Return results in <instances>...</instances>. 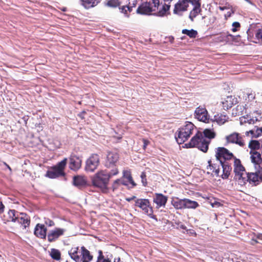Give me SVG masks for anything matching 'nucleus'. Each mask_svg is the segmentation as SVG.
Returning <instances> with one entry per match:
<instances>
[{
    "mask_svg": "<svg viewBox=\"0 0 262 262\" xmlns=\"http://www.w3.org/2000/svg\"><path fill=\"white\" fill-rule=\"evenodd\" d=\"M172 0H152V3H145L139 6L137 10V13L140 14L148 15L152 11L159 10L156 13L157 16H163L169 10L170 3Z\"/></svg>",
    "mask_w": 262,
    "mask_h": 262,
    "instance_id": "obj_1",
    "label": "nucleus"
},
{
    "mask_svg": "<svg viewBox=\"0 0 262 262\" xmlns=\"http://www.w3.org/2000/svg\"><path fill=\"white\" fill-rule=\"evenodd\" d=\"M110 176L106 170L98 171L92 179L93 185L100 189L103 192L107 191Z\"/></svg>",
    "mask_w": 262,
    "mask_h": 262,
    "instance_id": "obj_2",
    "label": "nucleus"
},
{
    "mask_svg": "<svg viewBox=\"0 0 262 262\" xmlns=\"http://www.w3.org/2000/svg\"><path fill=\"white\" fill-rule=\"evenodd\" d=\"M209 143L210 141L206 140L203 136L202 134L198 132L195 135L191 138L188 145L189 147H196L204 152H206Z\"/></svg>",
    "mask_w": 262,
    "mask_h": 262,
    "instance_id": "obj_3",
    "label": "nucleus"
},
{
    "mask_svg": "<svg viewBox=\"0 0 262 262\" xmlns=\"http://www.w3.org/2000/svg\"><path fill=\"white\" fill-rule=\"evenodd\" d=\"M194 125L190 122L186 123V125L182 127L178 131L176 139L178 144H182L185 142L192 134Z\"/></svg>",
    "mask_w": 262,
    "mask_h": 262,
    "instance_id": "obj_4",
    "label": "nucleus"
},
{
    "mask_svg": "<svg viewBox=\"0 0 262 262\" xmlns=\"http://www.w3.org/2000/svg\"><path fill=\"white\" fill-rule=\"evenodd\" d=\"M234 172L235 173L234 179L239 184L243 185L246 183L245 176L247 173L245 172L244 167L242 165L241 161L234 158Z\"/></svg>",
    "mask_w": 262,
    "mask_h": 262,
    "instance_id": "obj_5",
    "label": "nucleus"
},
{
    "mask_svg": "<svg viewBox=\"0 0 262 262\" xmlns=\"http://www.w3.org/2000/svg\"><path fill=\"white\" fill-rule=\"evenodd\" d=\"M135 206L141 208L143 212L150 216L152 214L153 210L150 203L148 199H137L135 200Z\"/></svg>",
    "mask_w": 262,
    "mask_h": 262,
    "instance_id": "obj_6",
    "label": "nucleus"
},
{
    "mask_svg": "<svg viewBox=\"0 0 262 262\" xmlns=\"http://www.w3.org/2000/svg\"><path fill=\"white\" fill-rule=\"evenodd\" d=\"M215 157L216 160L220 163V161H227L232 158H235L233 154L225 147H218L216 149Z\"/></svg>",
    "mask_w": 262,
    "mask_h": 262,
    "instance_id": "obj_7",
    "label": "nucleus"
},
{
    "mask_svg": "<svg viewBox=\"0 0 262 262\" xmlns=\"http://www.w3.org/2000/svg\"><path fill=\"white\" fill-rule=\"evenodd\" d=\"M255 169L256 170L255 172L247 173L245 177L246 182H249L250 183L256 185L259 181L262 182V169L257 168Z\"/></svg>",
    "mask_w": 262,
    "mask_h": 262,
    "instance_id": "obj_8",
    "label": "nucleus"
},
{
    "mask_svg": "<svg viewBox=\"0 0 262 262\" xmlns=\"http://www.w3.org/2000/svg\"><path fill=\"white\" fill-rule=\"evenodd\" d=\"M99 163V158L96 154L92 155L86 161L85 170L92 172L96 169Z\"/></svg>",
    "mask_w": 262,
    "mask_h": 262,
    "instance_id": "obj_9",
    "label": "nucleus"
},
{
    "mask_svg": "<svg viewBox=\"0 0 262 262\" xmlns=\"http://www.w3.org/2000/svg\"><path fill=\"white\" fill-rule=\"evenodd\" d=\"M261 113L258 111L254 112L252 116L247 115L246 117H243L241 118L240 122L241 124L248 123L249 124H254L256 122L259 121L261 118Z\"/></svg>",
    "mask_w": 262,
    "mask_h": 262,
    "instance_id": "obj_10",
    "label": "nucleus"
},
{
    "mask_svg": "<svg viewBox=\"0 0 262 262\" xmlns=\"http://www.w3.org/2000/svg\"><path fill=\"white\" fill-rule=\"evenodd\" d=\"M118 160L119 155L117 153L114 152H108L107 153L105 161V166L108 168H111L114 166H116V163Z\"/></svg>",
    "mask_w": 262,
    "mask_h": 262,
    "instance_id": "obj_11",
    "label": "nucleus"
},
{
    "mask_svg": "<svg viewBox=\"0 0 262 262\" xmlns=\"http://www.w3.org/2000/svg\"><path fill=\"white\" fill-rule=\"evenodd\" d=\"M195 118L200 121L205 122L209 120V116L207 110L203 107H197L194 112Z\"/></svg>",
    "mask_w": 262,
    "mask_h": 262,
    "instance_id": "obj_12",
    "label": "nucleus"
},
{
    "mask_svg": "<svg viewBox=\"0 0 262 262\" xmlns=\"http://www.w3.org/2000/svg\"><path fill=\"white\" fill-rule=\"evenodd\" d=\"M69 168L73 170H78L81 165V160L79 157L72 153L69 158Z\"/></svg>",
    "mask_w": 262,
    "mask_h": 262,
    "instance_id": "obj_13",
    "label": "nucleus"
},
{
    "mask_svg": "<svg viewBox=\"0 0 262 262\" xmlns=\"http://www.w3.org/2000/svg\"><path fill=\"white\" fill-rule=\"evenodd\" d=\"M226 139L228 143H235L241 147H243L245 145L242 137L238 133H233L226 136Z\"/></svg>",
    "mask_w": 262,
    "mask_h": 262,
    "instance_id": "obj_14",
    "label": "nucleus"
},
{
    "mask_svg": "<svg viewBox=\"0 0 262 262\" xmlns=\"http://www.w3.org/2000/svg\"><path fill=\"white\" fill-rule=\"evenodd\" d=\"M66 230L62 228H56L50 231L48 234V240L49 242H53L62 235Z\"/></svg>",
    "mask_w": 262,
    "mask_h": 262,
    "instance_id": "obj_15",
    "label": "nucleus"
},
{
    "mask_svg": "<svg viewBox=\"0 0 262 262\" xmlns=\"http://www.w3.org/2000/svg\"><path fill=\"white\" fill-rule=\"evenodd\" d=\"M251 155V160L253 163L255 165V168L262 169L260 164L262 163V158L260 152L257 151H252L250 152Z\"/></svg>",
    "mask_w": 262,
    "mask_h": 262,
    "instance_id": "obj_16",
    "label": "nucleus"
},
{
    "mask_svg": "<svg viewBox=\"0 0 262 262\" xmlns=\"http://www.w3.org/2000/svg\"><path fill=\"white\" fill-rule=\"evenodd\" d=\"M47 229L44 224H37L34 229V234L36 236L42 239H45L47 236Z\"/></svg>",
    "mask_w": 262,
    "mask_h": 262,
    "instance_id": "obj_17",
    "label": "nucleus"
},
{
    "mask_svg": "<svg viewBox=\"0 0 262 262\" xmlns=\"http://www.w3.org/2000/svg\"><path fill=\"white\" fill-rule=\"evenodd\" d=\"M220 164L223 168V173L221 177L223 179H227L228 178L230 172L232 170L231 165L229 164L228 161H220Z\"/></svg>",
    "mask_w": 262,
    "mask_h": 262,
    "instance_id": "obj_18",
    "label": "nucleus"
},
{
    "mask_svg": "<svg viewBox=\"0 0 262 262\" xmlns=\"http://www.w3.org/2000/svg\"><path fill=\"white\" fill-rule=\"evenodd\" d=\"M167 201V197L162 193H156L153 199V202L158 208L165 207Z\"/></svg>",
    "mask_w": 262,
    "mask_h": 262,
    "instance_id": "obj_19",
    "label": "nucleus"
},
{
    "mask_svg": "<svg viewBox=\"0 0 262 262\" xmlns=\"http://www.w3.org/2000/svg\"><path fill=\"white\" fill-rule=\"evenodd\" d=\"M68 253L71 258L75 262H81V249H80L78 247L72 248Z\"/></svg>",
    "mask_w": 262,
    "mask_h": 262,
    "instance_id": "obj_20",
    "label": "nucleus"
},
{
    "mask_svg": "<svg viewBox=\"0 0 262 262\" xmlns=\"http://www.w3.org/2000/svg\"><path fill=\"white\" fill-rule=\"evenodd\" d=\"M188 6V1L187 0H179L174 5L173 12L175 14H178L179 12L186 11Z\"/></svg>",
    "mask_w": 262,
    "mask_h": 262,
    "instance_id": "obj_21",
    "label": "nucleus"
},
{
    "mask_svg": "<svg viewBox=\"0 0 262 262\" xmlns=\"http://www.w3.org/2000/svg\"><path fill=\"white\" fill-rule=\"evenodd\" d=\"M81 262H90L93 259V255L84 246L81 247Z\"/></svg>",
    "mask_w": 262,
    "mask_h": 262,
    "instance_id": "obj_22",
    "label": "nucleus"
},
{
    "mask_svg": "<svg viewBox=\"0 0 262 262\" xmlns=\"http://www.w3.org/2000/svg\"><path fill=\"white\" fill-rule=\"evenodd\" d=\"M101 0H80V4L85 9L93 8L100 3Z\"/></svg>",
    "mask_w": 262,
    "mask_h": 262,
    "instance_id": "obj_23",
    "label": "nucleus"
},
{
    "mask_svg": "<svg viewBox=\"0 0 262 262\" xmlns=\"http://www.w3.org/2000/svg\"><path fill=\"white\" fill-rule=\"evenodd\" d=\"M64 176L62 173H61V170H58L55 167H53L50 170L47 171L46 176L51 178L54 179L60 176Z\"/></svg>",
    "mask_w": 262,
    "mask_h": 262,
    "instance_id": "obj_24",
    "label": "nucleus"
},
{
    "mask_svg": "<svg viewBox=\"0 0 262 262\" xmlns=\"http://www.w3.org/2000/svg\"><path fill=\"white\" fill-rule=\"evenodd\" d=\"M171 204L176 209L185 208V199H180L176 198L171 201Z\"/></svg>",
    "mask_w": 262,
    "mask_h": 262,
    "instance_id": "obj_25",
    "label": "nucleus"
},
{
    "mask_svg": "<svg viewBox=\"0 0 262 262\" xmlns=\"http://www.w3.org/2000/svg\"><path fill=\"white\" fill-rule=\"evenodd\" d=\"M228 119V117L226 115L222 114H218L214 116L212 120L216 122V123L219 125H223L227 121Z\"/></svg>",
    "mask_w": 262,
    "mask_h": 262,
    "instance_id": "obj_26",
    "label": "nucleus"
},
{
    "mask_svg": "<svg viewBox=\"0 0 262 262\" xmlns=\"http://www.w3.org/2000/svg\"><path fill=\"white\" fill-rule=\"evenodd\" d=\"M74 186L80 188L86 185V181L84 178L80 176H75L73 178Z\"/></svg>",
    "mask_w": 262,
    "mask_h": 262,
    "instance_id": "obj_27",
    "label": "nucleus"
},
{
    "mask_svg": "<svg viewBox=\"0 0 262 262\" xmlns=\"http://www.w3.org/2000/svg\"><path fill=\"white\" fill-rule=\"evenodd\" d=\"M123 178L128 180V182L131 185V187H129L130 188H133L136 186V184L134 181L130 172L129 171L127 170H124L123 171Z\"/></svg>",
    "mask_w": 262,
    "mask_h": 262,
    "instance_id": "obj_28",
    "label": "nucleus"
},
{
    "mask_svg": "<svg viewBox=\"0 0 262 262\" xmlns=\"http://www.w3.org/2000/svg\"><path fill=\"white\" fill-rule=\"evenodd\" d=\"M199 206L198 203L188 199H185V208L195 209Z\"/></svg>",
    "mask_w": 262,
    "mask_h": 262,
    "instance_id": "obj_29",
    "label": "nucleus"
},
{
    "mask_svg": "<svg viewBox=\"0 0 262 262\" xmlns=\"http://www.w3.org/2000/svg\"><path fill=\"white\" fill-rule=\"evenodd\" d=\"M21 216L18 217L17 221L19 223L24 225V227L26 228L27 226H29L30 224V220L28 217H26V214L24 213H21Z\"/></svg>",
    "mask_w": 262,
    "mask_h": 262,
    "instance_id": "obj_30",
    "label": "nucleus"
},
{
    "mask_svg": "<svg viewBox=\"0 0 262 262\" xmlns=\"http://www.w3.org/2000/svg\"><path fill=\"white\" fill-rule=\"evenodd\" d=\"M251 134L252 137H258L262 134V127H257L256 129H253L249 130V132H246V135L247 136H249V134Z\"/></svg>",
    "mask_w": 262,
    "mask_h": 262,
    "instance_id": "obj_31",
    "label": "nucleus"
},
{
    "mask_svg": "<svg viewBox=\"0 0 262 262\" xmlns=\"http://www.w3.org/2000/svg\"><path fill=\"white\" fill-rule=\"evenodd\" d=\"M251 134L252 137H258L262 134V127H257L256 129H253L249 130V132H246V135L247 136H249V134Z\"/></svg>",
    "mask_w": 262,
    "mask_h": 262,
    "instance_id": "obj_32",
    "label": "nucleus"
},
{
    "mask_svg": "<svg viewBox=\"0 0 262 262\" xmlns=\"http://www.w3.org/2000/svg\"><path fill=\"white\" fill-rule=\"evenodd\" d=\"M248 146L251 149L250 151H256V150L259 149L261 145L257 140H252L250 141Z\"/></svg>",
    "mask_w": 262,
    "mask_h": 262,
    "instance_id": "obj_33",
    "label": "nucleus"
},
{
    "mask_svg": "<svg viewBox=\"0 0 262 262\" xmlns=\"http://www.w3.org/2000/svg\"><path fill=\"white\" fill-rule=\"evenodd\" d=\"M201 7H193V9L190 11L189 18L193 21L194 18L201 12Z\"/></svg>",
    "mask_w": 262,
    "mask_h": 262,
    "instance_id": "obj_34",
    "label": "nucleus"
},
{
    "mask_svg": "<svg viewBox=\"0 0 262 262\" xmlns=\"http://www.w3.org/2000/svg\"><path fill=\"white\" fill-rule=\"evenodd\" d=\"M119 0H108L104 2V5L110 8H116L121 4Z\"/></svg>",
    "mask_w": 262,
    "mask_h": 262,
    "instance_id": "obj_35",
    "label": "nucleus"
},
{
    "mask_svg": "<svg viewBox=\"0 0 262 262\" xmlns=\"http://www.w3.org/2000/svg\"><path fill=\"white\" fill-rule=\"evenodd\" d=\"M256 243H260L262 244L261 233H254V237H252L250 241V244L252 245H255Z\"/></svg>",
    "mask_w": 262,
    "mask_h": 262,
    "instance_id": "obj_36",
    "label": "nucleus"
},
{
    "mask_svg": "<svg viewBox=\"0 0 262 262\" xmlns=\"http://www.w3.org/2000/svg\"><path fill=\"white\" fill-rule=\"evenodd\" d=\"M203 134L205 137L211 139L215 137V133L212 129L206 128L203 131Z\"/></svg>",
    "mask_w": 262,
    "mask_h": 262,
    "instance_id": "obj_37",
    "label": "nucleus"
},
{
    "mask_svg": "<svg viewBox=\"0 0 262 262\" xmlns=\"http://www.w3.org/2000/svg\"><path fill=\"white\" fill-rule=\"evenodd\" d=\"M67 163V159L64 158L61 161L59 162L56 166H55L54 167L58 170H61V173H62L63 175H64L63 170L66 167Z\"/></svg>",
    "mask_w": 262,
    "mask_h": 262,
    "instance_id": "obj_38",
    "label": "nucleus"
},
{
    "mask_svg": "<svg viewBox=\"0 0 262 262\" xmlns=\"http://www.w3.org/2000/svg\"><path fill=\"white\" fill-rule=\"evenodd\" d=\"M182 33L184 34H186L190 38H195L198 34V32L196 30L193 29L188 30V29H183L182 30Z\"/></svg>",
    "mask_w": 262,
    "mask_h": 262,
    "instance_id": "obj_39",
    "label": "nucleus"
},
{
    "mask_svg": "<svg viewBox=\"0 0 262 262\" xmlns=\"http://www.w3.org/2000/svg\"><path fill=\"white\" fill-rule=\"evenodd\" d=\"M50 255L51 257L55 260H59L60 258V253L58 250L52 249Z\"/></svg>",
    "mask_w": 262,
    "mask_h": 262,
    "instance_id": "obj_40",
    "label": "nucleus"
},
{
    "mask_svg": "<svg viewBox=\"0 0 262 262\" xmlns=\"http://www.w3.org/2000/svg\"><path fill=\"white\" fill-rule=\"evenodd\" d=\"M10 218L11 219L12 222H16L18 216L16 215V211L14 210H10L8 212Z\"/></svg>",
    "mask_w": 262,
    "mask_h": 262,
    "instance_id": "obj_41",
    "label": "nucleus"
},
{
    "mask_svg": "<svg viewBox=\"0 0 262 262\" xmlns=\"http://www.w3.org/2000/svg\"><path fill=\"white\" fill-rule=\"evenodd\" d=\"M226 101L227 103V108L231 107L232 105H233L236 102V101H234V98H233L232 96H228L226 98Z\"/></svg>",
    "mask_w": 262,
    "mask_h": 262,
    "instance_id": "obj_42",
    "label": "nucleus"
},
{
    "mask_svg": "<svg viewBox=\"0 0 262 262\" xmlns=\"http://www.w3.org/2000/svg\"><path fill=\"white\" fill-rule=\"evenodd\" d=\"M112 168V169L110 171H107V174L110 176V179L112 176H116L119 173L118 169L116 166H114Z\"/></svg>",
    "mask_w": 262,
    "mask_h": 262,
    "instance_id": "obj_43",
    "label": "nucleus"
},
{
    "mask_svg": "<svg viewBox=\"0 0 262 262\" xmlns=\"http://www.w3.org/2000/svg\"><path fill=\"white\" fill-rule=\"evenodd\" d=\"M232 31L235 32L239 30V28L241 27V24L239 22L235 21L232 23Z\"/></svg>",
    "mask_w": 262,
    "mask_h": 262,
    "instance_id": "obj_44",
    "label": "nucleus"
},
{
    "mask_svg": "<svg viewBox=\"0 0 262 262\" xmlns=\"http://www.w3.org/2000/svg\"><path fill=\"white\" fill-rule=\"evenodd\" d=\"M44 223L48 227H52L54 226V222L49 218H44Z\"/></svg>",
    "mask_w": 262,
    "mask_h": 262,
    "instance_id": "obj_45",
    "label": "nucleus"
},
{
    "mask_svg": "<svg viewBox=\"0 0 262 262\" xmlns=\"http://www.w3.org/2000/svg\"><path fill=\"white\" fill-rule=\"evenodd\" d=\"M208 164L209 165L207 167V169L212 171L214 170L219 166L217 164H211V160L208 161Z\"/></svg>",
    "mask_w": 262,
    "mask_h": 262,
    "instance_id": "obj_46",
    "label": "nucleus"
},
{
    "mask_svg": "<svg viewBox=\"0 0 262 262\" xmlns=\"http://www.w3.org/2000/svg\"><path fill=\"white\" fill-rule=\"evenodd\" d=\"M120 184H121V179H118L114 182V183L112 185V189H113V191H114L115 189H117V188Z\"/></svg>",
    "mask_w": 262,
    "mask_h": 262,
    "instance_id": "obj_47",
    "label": "nucleus"
},
{
    "mask_svg": "<svg viewBox=\"0 0 262 262\" xmlns=\"http://www.w3.org/2000/svg\"><path fill=\"white\" fill-rule=\"evenodd\" d=\"M146 174L145 172H142L141 173V174L140 176L141 179V182L144 186H146L147 185V181L146 179Z\"/></svg>",
    "mask_w": 262,
    "mask_h": 262,
    "instance_id": "obj_48",
    "label": "nucleus"
},
{
    "mask_svg": "<svg viewBox=\"0 0 262 262\" xmlns=\"http://www.w3.org/2000/svg\"><path fill=\"white\" fill-rule=\"evenodd\" d=\"M188 4L191 3L194 7H201L200 0H187Z\"/></svg>",
    "mask_w": 262,
    "mask_h": 262,
    "instance_id": "obj_49",
    "label": "nucleus"
},
{
    "mask_svg": "<svg viewBox=\"0 0 262 262\" xmlns=\"http://www.w3.org/2000/svg\"><path fill=\"white\" fill-rule=\"evenodd\" d=\"M119 9L121 13H123L124 15L127 17H129V15L127 14V9L126 6H123L121 7H119Z\"/></svg>",
    "mask_w": 262,
    "mask_h": 262,
    "instance_id": "obj_50",
    "label": "nucleus"
},
{
    "mask_svg": "<svg viewBox=\"0 0 262 262\" xmlns=\"http://www.w3.org/2000/svg\"><path fill=\"white\" fill-rule=\"evenodd\" d=\"M255 37L258 40L262 39V29H259L256 31Z\"/></svg>",
    "mask_w": 262,
    "mask_h": 262,
    "instance_id": "obj_51",
    "label": "nucleus"
},
{
    "mask_svg": "<svg viewBox=\"0 0 262 262\" xmlns=\"http://www.w3.org/2000/svg\"><path fill=\"white\" fill-rule=\"evenodd\" d=\"M103 259H104V256L102 254V252L100 250L99 251V255L98 256L97 260L96 262H100L102 260H103Z\"/></svg>",
    "mask_w": 262,
    "mask_h": 262,
    "instance_id": "obj_52",
    "label": "nucleus"
},
{
    "mask_svg": "<svg viewBox=\"0 0 262 262\" xmlns=\"http://www.w3.org/2000/svg\"><path fill=\"white\" fill-rule=\"evenodd\" d=\"M121 184L124 186H128L129 188H130L129 186L130 183L128 182V180H125L124 179H121Z\"/></svg>",
    "mask_w": 262,
    "mask_h": 262,
    "instance_id": "obj_53",
    "label": "nucleus"
},
{
    "mask_svg": "<svg viewBox=\"0 0 262 262\" xmlns=\"http://www.w3.org/2000/svg\"><path fill=\"white\" fill-rule=\"evenodd\" d=\"M220 170V167L219 166L214 170H213V172L214 173V175L216 176H219Z\"/></svg>",
    "mask_w": 262,
    "mask_h": 262,
    "instance_id": "obj_54",
    "label": "nucleus"
},
{
    "mask_svg": "<svg viewBox=\"0 0 262 262\" xmlns=\"http://www.w3.org/2000/svg\"><path fill=\"white\" fill-rule=\"evenodd\" d=\"M178 227H179V228H180L181 229L186 230L188 232V230L186 229V227L183 224H179Z\"/></svg>",
    "mask_w": 262,
    "mask_h": 262,
    "instance_id": "obj_55",
    "label": "nucleus"
},
{
    "mask_svg": "<svg viewBox=\"0 0 262 262\" xmlns=\"http://www.w3.org/2000/svg\"><path fill=\"white\" fill-rule=\"evenodd\" d=\"M4 205L3 204L2 202L0 203V214H1L4 211Z\"/></svg>",
    "mask_w": 262,
    "mask_h": 262,
    "instance_id": "obj_56",
    "label": "nucleus"
},
{
    "mask_svg": "<svg viewBox=\"0 0 262 262\" xmlns=\"http://www.w3.org/2000/svg\"><path fill=\"white\" fill-rule=\"evenodd\" d=\"M232 12L231 11H228L225 14V17L226 19L230 17L231 15Z\"/></svg>",
    "mask_w": 262,
    "mask_h": 262,
    "instance_id": "obj_57",
    "label": "nucleus"
},
{
    "mask_svg": "<svg viewBox=\"0 0 262 262\" xmlns=\"http://www.w3.org/2000/svg\"><path fill=\"white\" fill-rule=\"evenodd\" d=\"M136 198V197L135 196H133L130 197V198H126L125 199V200L127 202H130L132 200L135 199Z\"/></svg>",
    "mask_w": 262,
    "mask_h": 262,
    "instance_id": "obj_58",
    "label": "nucleus"
},
{
    "mask_svg": "<svg viewBox=\"0 0 262 262\" xmlns=\"http://www.w3.org/2000/svg\"><path fill=\"white\" fill-rule=\"evenodd\" d=\"M255 98L254 96L252 94H250L248 95V99L249 100H253Z\"/></svg>",
    "mask_w": 262,
    "mask_h": 262,
    "instance_id": "obj_59",
    "label": "nucleus"
},
{
    "mask_svg": "<svg viewBox=\"0 0 262 262\" xmlns=\"http://www.w3.org/2000/svg\"><path fill=\"white\" fill-rule=\"evenodd\" d=\"M143 142H144V145H143V147L145 148V147L147 146V145L148 144V142L147 141H146V140L145 139H143Z\"/></svg>",
    "mask_w": 262,
    "mask_h": 262,
    "instance_id": "obj_60",
    "label": "nucleus"
},
{
    "mask_svg": "<svg viewBox=\"0 0 262 262\" xmlns=\"http://www.w3.org/2000/svg\"><path fill=\"white\" fill-rule=\"evenodd\" d=\"M125 6L126 7V8H127L128 11H129V12H131L132 11V7H129V6H127V5H126Z\"/></svg>",
    "mask_w": 262,
    "mask_h": 262,
    "instance_id": "obj_61",
    "label": "nucleus"
},
{
    "mask_svg": "<svg viewBox=\"0 0 262 262\" xmlns=\"http://www.w3.org/2000/svg\"><path fill=\"white\" fill-rule=\"evenodd\" d=\"M188 231H189V233L191 234L195 233L194 230H188Z\"/></svg>",
    "mask_w": 262,
    "mask_h": 262,
    "instance_id": "obj_62",
    "label": "nucleus"
},
{
    "mask_svg": "<svg viewBox=\"0 0 262 262\" xmlns=\"http://www.w3.org/2000/svg\"><path fill=\"white\" fill-rule=\"evenodd\" d=\"M4 164L9 168V169L10 170H11V168L10 167V166L8 164H7L5 162H4Z\"/></svg>",
    "mask_w": 262,
    "mask_h": 262,
    "instance_id": "obj_63",
    "label": "nucleus"
},
{
    "mask_svg": "<svg viewBox=\"0 0 262 262\" xmlns=\"http://www.w3.org/2000/svg\"><path fill=\"white\" fill-rule=\"evenodd\" d=\"M226 9V7H220V9L221 10H224Z\"/></svg>",
    "mask_w": 262,
    "mask_h": 262,
    "instance_id": "obj_64",
    "label": "nucleus"
}]
</instances>
